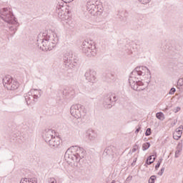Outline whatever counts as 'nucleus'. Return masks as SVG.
Masks as SVG:
<instances>
[{
    "instance_id": "1",
    "label": "nucleus",
    "mask_w": 183,
    "mask_h": 183,
    "mask_svg": "<svg viewBox=\"0 0 183 183\" xmlns=\"http://www.w3.org/2000/svg\"><path fill=\"white\" fill-rule=\"evenodd\" d=\"M145 69L147 71V74H149V79H151V71L147 66H137L136 67L131 73V76L129 79V83L132 89L134 91H144L145 88L142 86H144V83L139 80H135V77L134 76L138 75L139 76H142V75H145Z\"/></svg>"
},
{
    "instance_id": "2",
    "label": "nucleus",
    "mask_w": 183,
    "mask_h": 183,
    "mask_svg": "<svg viewBox=\"0 0 183 183\" xmlns=\"http://www.w3.org/2000/svg\"><path fill=\"white\" fill-rule=\"evenodd\" d=\"M59 40L55 33L46 34L42 39L37 40V46L42 51H52L56 46Z\"/></svg>"
},
{
    "instance_id": "3",
    "label": "nucleus",
    "mask_w": 183,
    "mask_h": 183,
    "mask_svg": "<svg viewBox=\"0 0 183 183\" xmlns=\"http://www.w3.org/2000/svg\"><path fill=\"white\" fill-rule=\"evenodd\" d=\"M70 114L76 119H84L86 117V109L81 104H74L70 108Z\"/></svg>"
},
{
    "instance_id": "4",
    "label": "nucleus",
    "mask_w": 183,
    "mask_h": 183,
    "mask_svg": "<svg viewBox=\"0 0 183 183\" xmlns=\"http://www.w3.org/2000/svg\"><path fill=\"white\" fill-rule=\"evenodd\" d=\"M0 18H1L4 22L11 24V25L18 24L15 16H14V13H12L11 10L8 9V8H3L0 10Z\"/></svg>"
},
{
    "instance_id": "5",
    "label": "nucleus",
    "mask_w": 183,
    "mask_h": 183,
    "mask_svg": "<svg viewBox=\"0 0 183 183\" xmlns=\"http://www.w3.org/2000/svg\"><path fill=\"white\" fill-rule=\"evenodd\" d=\"M64 62L66 68H69V69H72L78 65V59L72 52H66L64 54Z\"/></svg>"
},
{
    "instance_id": "6",
    "label": "nucleus",
    "mask_w": 183,
    "mask_h": 183,
    "mask_svg": "<svg viewBox=\"0 0 183 183\" xmlns=\"http://www.w3.org/2000/svg\"><path fill=\"white\" fill-rule=\"evenodd\" d=\"M3 85L8 91H15L19 87V83L12 79L11 76L3 78Z\"/></svg>"
},
{
    "instance_id": "7",
    "label": "nucleus",
    "mask_w": 183,
    "mask_h": 183,
    "mask_svg": "<svg viewBox=\"0 0 183 183\" xmlns=\"http://www.w3.org/2000/svg\"><path fill=\"white\" fill-rule=\"evenodd\" d=\"M117 152V147L114 146L107 147L103 152V158L108 159L109 161H115V157Z\"/></svg>"
},
{
    "instance_id": "8",
    "label": "nucleus",
    "mask_w": 183,
    "mask_h": 183,
    "mask_svg": "<svg viewBox=\"0 0 183 183\" xmlns=\"http://www.w3.org/2000/svg\"><path fill=\"white\" fill-rule=\"evenodd\" d=\"M113 102H117V96L115 94H109L105 96L103 104L106 108H112Z\"/></svg>"
},
{
    "instance_id": "9",
    "label": "nucleus",
    "mask_w": 183,
    "mask_h": 183,
    "mask_svg": "<svg viewBox=\"0 0 183 183\" xmlns=\"http://www.w3.org/2000/svg\"><path fill=\"white\" fill-rule=\"evenodd\" d=\"M34 91L35 90H31L28 92V94L24 96L25 101L27 105H31V104H35V102L38 101V98H39V97H38V94H35V93H34V95H32V92H34Z\"/></svg>"
},
{
    "instance_id": "10",
    "label": "nucleus",
    "mask_w": 183,
    "mask_h": 183,
    "mask_svg": "<svg viewBox=\"0 0 183 183\" xmlns=\"http://www.w3.org/2000/svg\"><path fill=\"white\" fill-rule=\"evenodd\" d=\"M97 6L98 4H97V0H89L87 1L86 9L93 16H95V12L97 9H97Z\"/></svg>"
},
{
    "instance_id": "11",
    "label": "nucleus",
    "mask_w": 183,
    "mask_h": 183,
    "mask_svg": "<svg viewBox=\"0 0 183 183\" xmlns=\"http://www.w3.org/2000/svg\"><path fill=\"white\" fill-rule=\"evenodd\" d=\"M55 137V132L52 129H45L44 134H43V138H44L45 142L46 144L50 142L52 139Z\"/></svg>"
},
{
    "instance_id": "12",
    "label": "nucleus",
    "mask_w": 183,
    "mask_h": 183,
    "mask_svg": "<svg viewBox=\"0 0 183 183\" xmlns=\"http://www.w3.org/2000/svg\"><path fill=\"white\" fill-rule=\"evenodd\" d=\"M84 76L89 82H95V79H97V71L92 69L87 70L84 74Z\"/></svg>"
},
{
    "instance_id": "13",
    "label": "nucleus",
    "mask_w": 183,
    "mask_h": 183,
    "mask_svg": "<svg viewBox=\"0 0 183 183\" xmlns=\"http://www.w3.org/2000/svg\"><path fill=\"white\" fill-rule=\"evenodd\" d=\"M47 144L50 148L56 149V148H59V145H61V138H59L58 136H54V137L48 142Z\"/></svg>"
},
{
    "instance_id": "14",
    "label": "nucleus",
    "mask_w": 183,
    "mask_h": 183,
    "mask_svg": "<svg viewBox=\"0 0 183 183\" xmlns=\"http://www.w3.org/2000/svg\"><path fill=\"white\" fill-rule=\"evenodd\" d=\"M76 153L74 154L76 155L77 160L81 161V159H85L86 157V151L82 147H76Z\"/></svg>"
},
{
    "instance_id": "15",
    "label": "nucleus",
    "mask_w": 183,
    "mask_h": 183,
    "mask_svg": "<svg viewBox=\"0 0 183 183\" xmlns=\"http://www.w3.org/2000/svg\"><path fill=\"white\" fill-rule=\"evenodd\" d=\"M64 9H65V7H64V6L61 5V4H57L56 6V12L58 14L59 18H60V19H62L64 21V19H66V16H65V14H66L68 15L69 11L66 13L65 11H64Z\"/></svg>"
},
{
    "instance_id": "16",
    "label": "nucleus",
    "mask_w": 183,
    "mask_h": 183,
    "mask_svg": "<svg viewBox=\"0 0 183 183\" xmlns=\"http://www.w3.org/2000/svg\"><path fill=\"white\" fill-rule=\"evenodd\" d=\"M81 48L84 54H86L88 56H91L89 51H91V48H92V44H91L89 41L84 40L81 44Z\"/></svg>"
},
{
    "instance_id": "17",
    "label": "nucleus",
    "mask_w": 183,
    "mask_h": 183,
    "mask_svg": "<svg viewBox=\"0 0 183 183\" xmlns=\"http://www.w3.org/2000/svg\"><path fill=\"white\" fill-rule=\"evenodd\" d=\"M65 161H78V157L75 155V153L68 149L64 154Z\"/></svg>"
},
{
    "instance_id": "18",
    "label": "nucleus",
    "mask_w": 183,
    "mask_h": 183,
    "mask_svg": "<svg viewBox=\"0 0 183 183\" xmlns=\"http://www.w3.org/2000/svg\"><path fill=\"white\" fill-rule=\"evenodd\" d=\"M86 137L89 141H95L98 137V134L93 129H88L86 133Z\"/></svg>"
},
{
    "instance_id": "19",
    "label": "nucleus",
    "mask_w": 183,
    "mask_h": 183,
    "mask_svg": "<svg viewBox=\"0 0 183 183\" xmlns=\"http://www.w3.org/2000/svg\"><path fill=\"white\" fill-rule=\"evenodd\" d=\"M182 135V130L176 129L175 132L173 133V138L174 139H176V141H178V139L181 138Z\"/></svg>"
},
{
    "instance_id": "20",
    "label": "nucleus",
    "mask_w": 183,
    "mask_h": 183,
    "mask_svg": "<svg viewBox=\"0 0 183 183\" xmlns=\"http://www.w3.org/2000/svg\"><path fill=\"white\" fill-rule=\"evenodd\" d=\"M20 183H38L36 178H24L21 180Z\"/></svg>"
},
{
    "instance_id": "21",
    "label": "nucleus",
    "mask_w": 183,
    "mask_h": 183,
    "mask_svg": "<svg viewBox=\"0 0 183 183\" xmlns=\"http://www.w3.org/2000/svg\"><path fill=\"white\" fill-rule=\"evenodd\" d=\"M103 11L104 10L102 9V5L97 4V11H96V12H94L95 16H97V15H101L102 14Z\"/></svg>"
},
{
    "instance_id": "22",
    "label": "nucleus",
    "mask_w": 183,
    "mask_h": 183,
    "mask_svg": "<svg viewBox=\"0 0 183 183\" xmlns=\"http://www.w3.org/2000/svg\"><path fill=\"white\" fill-rule=\"evenodd\" d=\"M182 151V144L179 143L177 145V150L175 152V157H177L179 153Z\"/></svg>"
},
{
    "instance_id": "23",
    "label": "nucleus",
    "mask_w": 183,
    "mask_h": 183,
    "mask_svg": "<svg viewBox=\"0 0 183 183\" xmlns=\"http://www.w3.org/2000/svg\"><path fill=\"white\" fill-rule=\"evenodd\" d=\"M92 49V46L91 48V50L89 51V54L90 55V56H95L97 55V50L95 49V46H93Z\"/></svg>"
},
{
    "instance_id": "24",
    "label": "nucleus",
    "mask_w": 183,
    "mask_h": 183,
    "mask_svg": "<svg viewBox=\"0 0 183 183\" xmlns=\"http://www.w3.org/2000/svg\"><path fill=\"white\" fill-rule=\"evenodd\" d=\"M152 159H153V161L157 159V153H154L152 155L149 156L146 161H151Z\"/></svg>"
},
{
    "instance_id": "25",
    "label": "nucleus",
    "mask_w": 183,
    "mask_h": 183,
    "mask_svg": "<svg viewBox=\"0 0 183 183\" xmlns=\"http://www.w3.org/2000/svg\"><path fill=\"white\" fill-rule=\"evenodd\" d=\"M150 147H151V144L149 142H146L143 144L142 149L143 151H147V149H148V148H149Z\"/></svg>"
},
{
    "instance_id": "26",
    "label": "nucleus",
    "mask_w": 183,
    "mask_h": 183,
    "mask_svg": "<svg viewBox=\"0 0 183 183\" xmlns=\"http://www.w3.org/2000/svg\"><path fill=\"white\" fill-rule=\"evenodd\" d=\"M156 179H157V176L152 175L149 179V183H155Z\"/></svg>"
},
{
    "instance_id": "27",
    "label": "nucleus",
    "mask_w": 183,
    "mask_h": 183,
    "mask_svg": "<svg viewBox=\"0 0 183 183\" xmlns=\"http://www.w3.org/2000/svg\"><path fill=\"white\" fill-rule=\"evenodd\" d=\"M9 31L13 32V33L11 34V36H14V35H15V32H16V28H15L14 26H10L9 27Z\"/></svg>"
},
{
    "instance_id": "28",
    "label": "nucleus",
    "mask_w": 183,
    "mask_h": 183,
    "mask_svg": "<svg viewBox=\"0 0 183 183\" xmlns=\"http://www.w3.org/2000/svg\"><path fill=\"white\" fill-rule=\"evenodd\" d=\"M34 90L33 89L31 90V91H34L31 92V95H32V94H35V95H38L37 94H39L38 97L39 98V97H41V90H38V89H34Z\"/></svg>"
},
{
    "instance_id": "29",
    "label": "nucleus",
    "mask_w": 183,
    "mask_h": 183,
    "mask_svg": "<svg viewBox=\"0 0 183 183\" xmlns=\"http://www.w3.org/2000/svg\"><path fill=\"white\" fill-rule=\"evenodd\" d=\"M162 117H164V113L160 112L156 114V118L157 119H162Z\"/></svg>"
},
{
    "instance_id": "30",
    "label": "nucleus",
    "mask_w": 183,
    "mask_h": 183,
    "mask_svg": "<svg viewBox=\"0 0 183 183\" xmlns=\"http://www.w3.org/2000/svg\"><path fill=\"white\" fill-rule=\"evenodd\" d=\"M151 134H152L151 128L147 129L146 132H145L146 137H149V135H151Z\"/></svg>"
},
{
    "instance_id": "31",
    "label": "nucleus",
    "mask_w": 183,
    "mask_h": 183,
    "mask_svg": "<svg viewBox=\"0 0 183 183\" xmlns=\"http://www.w3.org/2000/svg\"><path fill=\"white\" fill-rule=\"evenodd\" d=\"M138 150V145L135 144L133 147V149H132V152H136ZM129 154H131V151L129 152Z\"/></svg>"
},
{
    "instance_id": "32",
    "label": "nucleus",
    "mask_w": 183,
    "mask_h": 183,
    "mask_svg": "<svg viewBox=\"0 0 183 183\" xmlns=\"http://www.w3.org/2000/svg\"><path fill=\"white\" fill-rule=\"evenodd\" d=\"M177 91V89L175 88H172L169 92V94L170 95H174L175 94V92Z\"/></svg>"
},
{
    "instance_id": "33",
    "label": "nucleus",
    "mask_w": 183,
    "mask_h": 183,
    "mask_svg": "<svg viewBox=\"0 0 183 183\" xmlns=\"http://www.w3.org/2000/svg\"><path fill=\"white\" fill-rule=\"evenodd\" d=\"M49 183H56V179H55V178H54V177H51L49 179Z\"/></svg>"
},
{
    "instance_id": "34",
    "label": "nucleus",
    "mask_w": 183,
    "mask_h": 183,
    "mask_svg": "<svg viewBox=\"0 0 183 183\" xmlns=\"http://www.w3.org/2000/svg\"><path fill=\"white\" fill-rule=\"evenodd\" d=\"M164 171H165V168L164 167L162 168L160 172H158V175H159L160 177L162 176V174H164Z\"/></svg>"
},
{
    "instance_id": "35",
    "label": "nucleus",
    "mask_w": 183,
    "mask_h": 183,
    "mask_svg": "<svg viewBox=\"0 0 183 183\" xmlns=\"http://www.w3.org/2000/svg\"><path fill=\"white\" fill-rule=\"evenodd\" d=\"M139 2H141L142 4H143L144 5H145L146 4H149V0H138Z\"/></svg>"
},
{
    "instance_id": "36",
    "label": "nucleus",
    "mask_w": 183,
    "mask_h": 183,
    "mask_svg": "<svg viewBox=\"0 0 183 183\" xmlns=\"http://www.w3.org/2000/svg\"><path fill=\"white\" fill-rule=\"evenodd\" d=\"M177 84L179 86H183V79H179L177 81Z\"/></svg>"
},
{
    "instance_id": "37",
    "label": "nucleus",
    "mask_w": 183,
    "mask_h": 183,
    "mask_svg": "<svg viewBox=\"0 0 183 183\" xmlns=\"http://www.w3.org/2000/svg\"><path fill=\"white\" fill-rule=\"evenodd\" d=\"M152 164H154V161H146L144 166L148 167L147 165H151Z\"/></svg>"
},
{
    "instance_id": "38",
    "label": "nucleus",
    "mask_w": 183,
    "mask_h": 183,
    "mask_svg": "<svg viewBox=\"0 0 183 183\" xmlns=\"http://www.w3.org/2000/svg\"><path fill=\"white\" fill-rule=\"evenodd\" d=\"M159 167H161V162L159 161L155 166V169H158V168H159Z\"/></svg>"
},
{
    "instance_id": "39",
    "label": "nucleus",
    "mask_w": 183,
    "mask_h": 183,
    "mask_svg": "<svg viewBox=\"0 0 183 183\" xmlns=\"http://www.w3.org/2000/svg\"><path fill=\"white\" fill-rule=\"evenodd\" d=\"M126 181L127 182H130V181H132V176H129L127 179Z\"/></svg>"
},
{
    "instance_id": "40",
    "label": "nucleus",
    "mask_w": 183,
    "mask_h": 183,
    "mask_svg": "<svg viewBox=\"0 0 183 183\" xmlns=\"http://www.w3.org/2000/svg\"><path fill=\"white\" fill-rule=\"evenodd\" d=\"M73 164H74V167H78V165L79 164V162L78 161H75V162H73Z\"/></svg>"
},
{
    "instance_id": "41",
    "label": "nucleus",
    "mask_w": 183,
    "mask_h": 183,
    "mask_svg": "<svg viewBox=\"0 0 183 183\" xmlns=\"http://www.w3.org/2000/svg\"><path fill=\"white\" fill-rule=\"evenodd\" d=\"M131 165L132 167H135V165H137V161H133Z\"/></svg>"
},
{
    "instance_id": "42",
    "label": "nucleus",
    "mask_w": 183,
    "mask_h": 183,
    "mask_svg": "<svg viewBox=\"0 0 183 183\" xmlns=\"http://www.w3.org/2000/svg\"><path fill=\"white\" fill-rule=\"evenodd\" d=\"M177 129H179L182 132V131H183V126L180 125L178 128H177Z\"/></svg>"
},
{
    "instance_id": "43",
    "label": "nucleus",
    "mask_w": 183,
    "mask_h": 183,
    "mask_svg": "<svg viewBox=\"0 0 183 183\" xmlns=\"http://www.w3.org/2000/svg\"><path fill=\"white\" fill-rule=\"evenodd\" d=\"M139 131H141V127H139L136 129L135 131V134H138V132H139Z\"/></svg>"
},
{
    "instance_id": "44",
    "label": "nucleus",
    "mask_w": 183,
    "mask_h": 183,
    "mask_svg": "<svg viewBox=\"0 0 183 183\" xmlns=\"http://www.w3.org/2000/svg\"><path fill=\"white\" fill-rule=\"evenodd\" d=\"M181 111V107H177V109L174 111L175 113Z\"/></svg>"
},
{
    "instance_id": "45",
    "label": "nucleus",
    "mask_w": 183,
    "mask_h": 183,
    "mask_svg": "<svg viewBox=\"0 0 183 183\" xmlns=\"http://www.w3.org/2000/svg\"><path fill=\"white\" fill-rule=\"evenodd\" d=\"M67 163L69 164V165H71L72 167V162H67Z\"/></svg>"
},
{
    "instance_id": "46",
    "label": "nucleus",
    "mask_w": 183,
    "mask_h": 183,
    "mask_svg": "<svg viewBox=\"0 0 183 183\" xmlns=\"http://www.w3.org/2000/svg\"><path fill=\"white\" fill-rule=\"evenodd\" d=\"M150 81L149 80L148 81H147V84H149Z\"/></svg>"
},
{
    "instance_id": "47",
    "label": "nucleus",
    "mask_w": 183,
    "mask_h": 183,
    "mask_svg": "<svg viewBox=\"0 0 183 183\" xmlns=\"http://www.w3.org/2000/svg\"><path fill=\"white\" fill-rule=\"evenodd\" d=\"M111 76H114V74H111Z\"/></svg>"
},
{
    "instance_id": "48",
    "label": "nucleus",
    "mask_w": 183,
    "mask_h": 183,
    "mask_svg": "<svg viewBox=\"0 0 183 183\" xmlns=\"http://www.w3.org/2000/svg\"><path fill=\"white\" fill-rule=\"evenodd\" d=\"M135 161H137V158H135Z\"/></svg>"
}]
</instances>
